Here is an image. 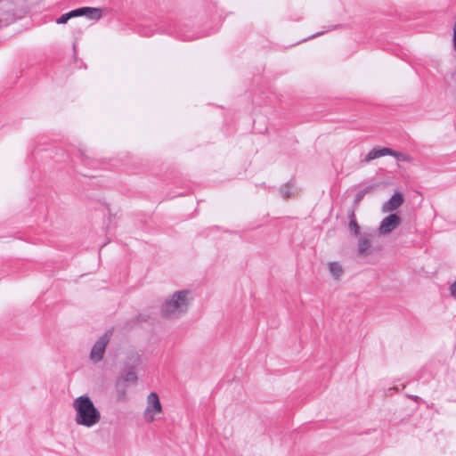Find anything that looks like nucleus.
<instances>
[{
    "label": "nucleus",
    "instance_id": "nucleus-13",
    "mask_svg": "<svg viewBox=\"0 0 456 456\" xmlns=\"http://www.w3.org/2000/svg\"><path fill=\"white\" fill-rule=\"evenodd\" d=\"M118 379L130 385L137 384L139 379L138 375L134 370H128L125 371L120 377H118Z\"/></svg>",
    "mask_w": 456,
    "mask_h": 456
},
{
    "label": "nucleus",
    "instance_id": "nucleus-7",
    "mask_svg": "<svg viewBox=\"0 0 456 456\" xmlns=\"http://www.w3.org/2000/svg\"><path fill=\"white\" fill-rule=\"evenodd\" d=\"M404 201L403 195L402 192L396 191L394 195L381 207L383 213H390L399 208Z\"/></svg>",
    "mask_w": 456,
    "mask_h": 456
},
{
    "label": "nucleus",
    "instance_id": "nucleus-18",
    "mask_svg": "<svg viewBox=\"0 0 456 456\" xmlns=\"http://www.w3.org/2000/svg\"><path fill=\"white\" fill-rule=\"evenodd\" d=\"M450 292H451L452 296L456 297V281L451 285Z\"/></svg>",
    "mask_w": 456,
    "mask_h": 456
},
{
    "label": "nucleus",
    "instance_id": "nucleus-2",
    "mask_svg": "<svg viewBox=\"0 0 456 456\" xmlns=\"http://www.w3.org/2000/svg\"><path fill=\"white\" fill-rule=\"evenodd\" d=\"M74 422L84 428H93L102 420V413L93 399L86 394L77 396L71 403Z\"/></svg>",
    "mask_w": 456,
    "mask_h": 456
},
{
    "label": "nucleus",
    "instance_id": "nucleus-1",
    "mask_svg": "<svg viewBox=\"0 0 456 456\" xmlns=\"http://www.w3.org/2000/svg\"><path fill=\"white\" fill-rule=\"evenodd\" d=\"M194 299V291L190 288L174 289L164 297L159 305V316L165 321H176L189 313Z\"/></svg>",
    "mask_w": 456,
    "mask_h": 456
},
{
    "label": "nucleus",
    "instance_id": "nucleus-16",
    "mask_svg": "<svg viewBox=\"0 0 456 456\" xmlns=\"http://www.w3.org/2000/svg\"><path fill=\"white\" fill-rule=\"evenodd\" d=\"M280 193L283 198H289L294 193V187L290 184H284L280 188Z\"/></svg>",
    "mask_w": 456,
    "mask_h": 456
},
{
    "label": "nucleus",
    "instance_id": "nucleus-3",
    "mask_svg": "<svg viewBox=\"0 0 456 456\" xmlns=\"http://www.w3.org/2000/svg\"><path fill=\"white\" fill-rule=\"evenodd\" d=\"M164 414L163 405L159 395L156 392H151L145 398L142 419L145 423L151 424L161 419Z\"/></svg>",
    "mask_w": 456,
    "mask_h": 456
},
{
    "label": "nucleus",
    "instance_id": "nucleus-10",
    "mask_svg": "<svg viewBox=\"0 0 456 456\" xmlns=\"http://www.w3.org/2000/svg\"><path fill=\"white\" fill-rule=\"evenodd\" d=\"M129 384L124 382L123 380L117 379L115 382V396L118 401L125 402L128 398L129 394Z\"/></svg>",
    "mask_w": 456,
    "mask_h": 456
},
{
    "label": "nucleus",
    "instance_id": "nucleus-14",
    "mask_svg": "<svg viewBox=\"0 0 456 456\" xmlns=\"http://www.w3.org/2000/svg\"><path fill=\"white\" fill-rule=\"evenodd\" d=\"M349 229L353 232L354 235L358 236L360 233V227L356 222L354 212L349 215Z\"/></svg>",
    "mask_w": 456,
    "mask_h": 456
},
{
    "label": "nucleus",
    "instance_id": "nucleus-6",
    "mask_svg": "<svg viewBox=\"0 0 456 456\" xmlns=\"http://www.w3.org/2000/svg\"><path fill=\"white\" fill-rule=\"evenodd\" d=\"M14 20L13 4L9 1L0 2V28Z\"/></svg>",
    "mask_w": 456,
    "mask_h": 456
},
{
    "label": "nucleus",
    "instance_id": "nucleus-12",
    "mask_svg": "<svg viewBox=\"0 0 456 456\" xmlns=\"http://www.w3.org/2000/svg\"><path fill=\"white\" fill-rule=\"evenodd\" d=\"M392 153V150L389 148H375L372 149L365 157V161L370 162L372 159L387 156Z\"/></svg>",
    "mask_w": 456,
    "mask_h": 456
},
{
    "label": "nucleus",
    "instance_id": "nucleus-9",
    "mask_svg": "<svg viewBox=\"0 0 456 456\" xmlns=\"http://www.w3.org/2000/svg\"><path fill=\"white\" fill-rule=\"evenodd\" d=\"M327 269L329 271L331 278L336 281H341L345 274V267L343 264L339 261H330L326 265Z\"/></svg>",
    "mask_w": 456,
    "mask_h": 456
},
{
    "label": "nucleus",
    "instance_id": "nucleus-11",
    "mask_svg": "<svg viewBox=\"0 0 456 456\" xmlns=\"http://www.w3.org/2000/svg\"><path fill=\"white\" fill-rule=\"evenodd\" d=\"M77 17L86 16L90 20H99L102 17V10L96 7H82L76 9Z\"/></svg>",
    "mask_w": 456,
    "mask_h": 456
},
{
    "label": "nucleus",
    "instance_id": "nucleus-15",
    "mask_svg": "<svg viewBox=\"0 0 456 456\" xmlns=\"http://www.w3.org/2000/svg\"><path fill=\"white\" fill-rule=\"evenodd\" d=\"M75 17H77V13L76 10H73L69 12H67V13L61 15L60 18H58L56 20V23L65 24L69 20H70L71 18H75Z\"/></svg>",
    "mask_w": 456,
    "mask_h": 456
},
{
    "label": "nucleus",
    "instance_id": "nucleus-17",
    "mask_svg": "<svg viewBox=\"0 0 456 456\" xmlns=\"http://www.w3.org/2000/svg\"><path fill=\"white\" fill-rule=\"evenodd\" d=\"M389 155L395 157L398 160H401V161H409L410 160L409 157L403 155L401 152L394 151L393 150H392V153H390Z\"/></svg>",
    "mask_w": 456,
    "mask_h": 456
},
{
    "label": "nucleus",
    "instance_id": "nucleus-19",
    "mask_svg": "<svg viewBox=\"0 0 456 456\" xmlns=\"http://www.w3.org/2000/svg\"><path fill=\"white\" fill-rule=\"evenodd\" d=\"M134 362H140V360H141V357H140V355H139V354H134Z\"/></svg>",
    "mask_w": 456,
    "mask_h": 456
},
{
    "label": "nucleus",
    "instance_id": "nucleus-8",
    "mask_svg": "<svg viewBox=\"0 0 456 456\" xmlns=\"http://www.w3.org/2000/svg\"><path fill=\"white\" fill-rule=\"evenodd\" d=\"M357 251L361 256H370L373 252L372 240L368 234L359 237Z\"/></svg>",
    "mask_w": 456,
    "mask_h": 456
},
{
    "label": "nucleus",
    "instance_id": "nucleus-5",
    "mask_svg": "<svg viewBox=\"0 0 456 456\" xmlns=\"http://www.w3.org/2000/svg\"><path fill=\"white\" fill-rule=\"evenodd\" d=\"M401 223V216L395 213H391L381 220L378 227V232L381 236H388L400 226Z\"/></svg>",
    "mask_w": 456,
    "mask_h": 456
},
{
    "label": "nucleus",
    "instance_id": "nucleus-4",
    "mask_svg": "<svg viewBox=\"0 0 456 456\" xmlns=\"http://www.w3.org/2000/svg\"><path fill=\"white\" fill-rule=\"evenodd\" d=\"M110 340V333L106 332L94 343L89 354V360L92 363L97 364L104 359Z\"/></svg>",
    "mask_w": 456,
    "mask_h": 456
}]
</instances>
